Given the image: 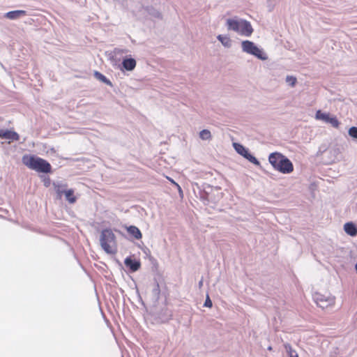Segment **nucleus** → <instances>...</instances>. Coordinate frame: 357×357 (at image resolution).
<instances>
[{"mask_svg":"<svg viewBox=\"0 0 357 357\" xmlns=\"http://www.w3.org/2000/svg\"><path fill=\"white\" fill-rule=\"evenodd\" d=\"M171 181H172L174 185H176L178 187V189L179 192H180V193H181V192H182V190H181V187H180V186L176 183H175L173 180H172Z\"/></svg>","mask_w":357,"mask_h":357,"instance_id":"28","label":"nucleus"},{"mask_svg":"<svg viewBox=\"0 0 357 357\" xmlns=\"http://www.w3.org/2000/svg\"><path fill=\"white\" fill-rule=\"evenodd\" d=\"M0 137L12 141H18L20 139V136L16 132L8 130H0Z\"/></svg>","mask_w":357,"mask_h":357,"instance_id":"9","label":"nucleus"},{"mask_svg":"<svg viewBox=\"0 0 357 357\" xmlns=\"http://www.w3.org/2000/svg\"><path fill=\"white\" fill-rule=\"evenodd\" d=\"M151 294L153 299L155 300V301H158L160 298V289L159 284L158 282H155L154 284Z\"/></svg>","mask_w":357,"mask_h":357,"instance_id":"19","label":"nucleus"},{"mask_svg":"<svg viewBox=\"0 0 357 357\" xmlns=\"http://www.w3.org/2000/svg\"><path fill=\"white\" fill-rule=\"evenodd\" d=\"M225 24L228 31L246 37H250L254 31L250 22L237 17L227 19Z\"/></svg>","mask_w":357,"mask_h":357,"instance_id":"2","label":"nucleus"},{"mask_svg":"<svg viewBox=\"0 0 357 357\" xmlns=\"http://www.w3.org/2000/svg\"><path fill=\"white\" fill-rule=\"evenodd\" d=\"M314 300L317 305L322 309L333 305L335 303V297L331 295L326 296L321 294H316L314 296Z\"/></svg>","mask_w":357,"mask_h":357,"instance_id":"6","label":"nucleus"},{"mask_svg":"<svg viewBox=\"0 0 357 357\" xmlns=\"http://www.w3.org/2000/svg\"><path fill=\"white\" fill-rule=\"evenodd\" d=\"M124 264L132 272L137 271L140 268V262L131 257H126Z\"/></svg>","mask_w":357,"mask_h":357,"instance_id":"11","label":"nucleus"},{"mask_svg":"<svg viewBox=\"0 0 357 357\" xmlns=\"http://www.w3.org/2000/svg\"><path fill=\"white\" fill-rule=\"evenodd\" d=\"M26 15V11L23 10H12L9 11L4 14V17L9 19V20H17L22 17H24Z\"/></svg>","mask_w":357,"mask_h":357,"instance_id":"10","label":"nucleus"},{"mask_svg":"<svg viewBox=\"0 0 357 357\" xmlns=\"http://www.w3.org/2000/svg\"><path fill=\"white\" fill-rule=\"evenodd\" d=\"M196 187L198 192H197L196 189L194 188L195 194L197 197H199L205 204H206L208 202V190L211 189V187L210 185H206L204 186L203 189H202L198 184H196Z\"/></svg>","mask_w":357,"mask_h":357,"instance_id":"8","label":"nucleus"},{"mask_svg":"<svg viewBox=\"0 0 357 357\" xmlns=\"http://www.w3.org/2000/svg\"><path fill=\"white\" fill-rule=\"evenodd\" d=\"M94 76L97 79L100 80V82H102L109 86H112V82L102 73H100L98 71H95Z\"/></svg>","mask_w":357,"mask_h":357,"instance_id":"20","label":"nucleus"},{"mask_svg":"<svg viewBox=\"0 0 357 357\" xmlns=\"http://www.w3.org/2000/svg\"><path fill=\"white\" fill-rule=\"evenodd\" d=\"M268 161L273 169L284 174H288L294 171V165L285 155L278 152L269 155Z\"/></svg>","mask_w":357,"mask_h":357,"instance_id":"1","label":"nucleus"},{"mask_svg":"<svg viewBox=\"0 0 357 357\" xmlns=\"http://www.w3.org/2000/svg\"><path fill=\"white\" fill-rule=\"evenodd\" d=\"M126 52V50H119V49H115L114 50V52L117 53V54L124 53Z\"/></svg>","mask_w":357,"mask_h":357,"instance_id":"27","label":"nucleus"},{"mask_svg":"<svg viewBox=\"0 0 357 357\" xmlns=\"http://www.w3.org/2000/svg\"><path fill=\"white\" fill-rule=\"evenodd\" d=\"M349 135L354 139H357V127L352 126L349 129Z\"/></svg>","mask_w":357,"mask_h":357,"instance_id":"25","label":"nucleus"},{"mask_svg":"<svg viewBox=\"0 0 357 357\" xmlns=\"http://www.w3.org/2000/svg\"><path fill=\"white\" fill-rule=\"evenodd\" d=\"M212 305V301L210 299L209 296L207 295L204 306L207 307H211Z\"/></svg>","mask_w":357,"mask_h":357,"instance_id":"26","label":"nucleus"},{"mask_svg":"<svg viewBox=\"0 0 357 357\" xmlns=\"http://www.w3.org/2000/svg\"><path fill=\"white\" fill-rule=\"evenodd\" d=\"M355 268H356V271H357V263L355 265Z\"/></svg>","mask_w":357,"mask_h":357,"instance_id":"31","label":"nucleus"},{"mask_svg":"<svg viewBox=\"0 0 357 357\" xmlns=\"http://www.w3.org/2000/svg\"><path fill=\"white\" fill-rule=\"evenodd\" d=\"M100 243L102 250L107 254H115L116 236L110 229H105L101 231Z\"/></svg>","mask_w":357,"mask_h":357,"instance_id":"4","label":"nucleus"},{"mask_svg":"<svg viewBox=\"0 0 357 357\" xmlns=\"http://www.w3.org/2000/svg\"><path fill=\"white\" fill-rule=\"evenodd\" d=\"M344 231L351 236L357 235V227L353 222H347L344 225Z\"/></svg>","mask_w":357,"mask_h":357,"instance_id":"14","label":"nucleus"},{"mask_svg":"<svg viewBox=\"0 0 357 357\" xmlns=\"http://www.w3.org/2000/svg\"><path fill=\"white\" fill-rule=\"evenodd\" d=\"M126 230L128 232V234L133 236L135 239L139 240L142 238V233L137 227L133 225L126 227Z\"/></svg>","mask_w":357,"mask_h":357,"instance_id":"15","label":"nucleus"},{"mask_svg":"<svg viewBox=\"0 0 357 357\" xmlns=\"http://www.w3.org/2000/svg\"><path fill=\"white\" fill-rule=\"evenodd\" d=\"M233 146L235 151L243 158L246 156V154L249 152L248 149L245 148L244 146L239 143H234Z\"/></svg>","mask_w":357,"mask_h":357,"instance_id":"17","label":"nucleus"},{"mask_svg":"<svg viewBox=\"0 0 357 357\" xmlns=\"http://www.w3.org/2000/svg\"><path fill=\"white\" fill-rule=\"evenodd\" d=\"M284 347L289 357H298L297 352L294 349H293L290 344L285 343L284 344Z\"/></svg>","mask_w":357,"mask_h":357,"instance_id":"21","label":"nucleus"},{"mask_svg":"<svg viewBox=\"0 0 357 357\" xmlns=\"http://www.w3.org/2000/svg\"><path fill=\"white\" fill-rule=\"evenodd\" d=\"M316 119L323 121L326 123L331 124L334 128H338L340 122L335 116L331 115L329 113L321 112V110H318L315 114Z\"/></svg>","mask_w":357,"mask_h":357,"instance_id":"7","label":"nucleus"},{"mask_svg":"<svg viewBox=\"0 0 357 357\" xmlns=\"http://www.w3.org/2000/svg\"><path fill=\"white\" fill-rule=\"evenodd\" d=\"M217 39L222 43V45L227 48H229L231 46V40L227 35H218Z\"/></svg>","mask_w":357,"mask_h":357,"instance_id":"16","label":"nucleus"},{"mask_svg":"<svg viewBox=\"0 0 357 357\" xmlns=\"http://www.w3.org/2000/svg\"><path fill=\"white\" fill-rule=\"evenodd\" d=\"M64 195L66 200L70 204H74L77 200L76 197L74 195V190L73 189L67 190L66 192H65Z\"/></svg>","mask_w":357,"mask_h":357,"instance_id":"18","label":"nucleus"},{"mask_svg":"<svg viewBox=\"0 0 357 357\" xmlns=\"http://www.w3.org/2000/svg\"><path fill=\"white\" fill-rule=\"evenodd\" d=\"M243 52L253 55L257 59L265 61L268 59L267 54L262 49L259 48L253 42L244 40L241 43Z\"/></svg>","mask_w":357,"mask_h":357,"instance_id":"5","label":"nucleus"},{"mask_svg":"<svg viewBox=\"0 0 357 357\" xmlns=\"http://www.w3.org/2000/svg\"><path fill=\"white\" fill-rule=\"evenodd\" d=\"M199 137L202 140H208L211 138V132L207 129H204L199 132Z\"/></svg>","mask_w":357,"mask_h":357,"instance_id":"22","label":"nucleus"},{"mask_svg":"<svg viewBox=\"0 0 357 357\" xmlns=\"http://www.w3.org/2000/svg\"><path fill=\"white\" fill-rule=\"evenodd\" d=\"M202 284H203V281H202V280L199 281V287H202Z\"/></svg>","mask_w":357,"mask_h":357,"instance_id":"29","label":"nucleus"},{"mask_svg":"<svg viewBox=\"0 0 357 357\" xmlns=\"http://www.w3.org/2000/svg\"><path fill=\"white\" fill-rule=\"evenodd\" d=\"M22 162L31 169L38 172L49 173L51 172V165L45 160L35 155H24Z\"/></svg>","mask_w":357,"mask_h":357,"instance_id":"3","label":"nucleus"},{"mask_svg":"<svg viewBox=\"0 0 357 357\" xmlns=\"http://www.w3.org/2000/svg\"><path fill=\"white\" fill-rule=\"evenodd\" d=\"M54 190L57 195V197L59 199H61L62 195L65 194V192H66V184H63L62 183H53Z\"/></svg>","mask_w":357,"mask_h":357,"instance_id":"13","label":"nucleus"},{"mask_svg":"<svg viewBox=\"0 0 357 357\" xmlns=\"http://www.w3.org/2000/svg\"><path fill=\"white\" fill-rule=\"evenodd\" d=\"M244 158L247 159L249 162L257 166L260 165L259 161L254 155H252L250 151L246 154V156H245Z\"/></svg>","mask_w":357,"mask_h":357,"instance_id":"23","label":"nucleus"},{"mask_svg":"<svg viewBox=\"0 0 357 357\" xmlns=\"http://www.w3.org/2000/svg\"><path fill=\"white\" fill-rule=\"evenodd\" d=\"M296 78L294 76L288 75L286 77V82L291 87L296 85Z\"/></svg>","mask_w":357,"mask_h":357,"instance_id":"24","label":"nucleus"},{"mask_svg":"<svg viewBox=\"0 0 357 357\" xmlns=\"http://www.w3.org/2000/svg\"><path fill=\"white\" fill-rule=\"evenodd\" d=\"M136 61L133 58H125L122 61L123 68L128 71L133 70L136 67Z\"/></svg>","mask_w":357,"mask_h":357,"instance_id":"12","label":"nucleus"},{"mask_svg":"<svg viewBox=\"0 0 357 357\" xmlns=\"http://www.w3.org/2000/svg\"><path fill=\"white\" fill-rule=\"evenodd\" d=\"M155 16H157V17H159L160 16V14L158 12H157V13H156V15H155Z\"/></svg>","mask_w":357,"mask_h":357,"instance_id":"30","label":"nucleus"}]
</instances>
